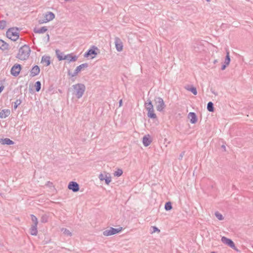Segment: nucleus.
I'll return each mask as SVG.
<instances>
[{"mask_svg":"<svg viewBox=\"0 0 253 253\" xmlns=\"http://www.w3.org/2000/svg\"><path fill=\"white\" fill-rule=\"evenodd\" d=\"M85 86L81 83L76 84L72 85V94L74 97L80 99L84 94L85 91Z\"/></svg>","mask_w":253,"mask_h":253,"instance_id":"f257e3e1","label":"nucleus"},{"mask_svg":"<svg viewBox=\"0 0 253 253\" xmlns=\"http://www.w3.org/2000/svg\"><path fill=\"white\" fill-rule=\"evenodd\" d=\"M30 52V47L24 45L19 48L16 57L21 60H25L28 58Z\"/></svg>","mask_w":253,"mask_h":253,"instance_id":"f03ea898","label":"nucleus"},{"mask_svg":"<svg viewBox=\"0 0 253 253\" xmlns=\"http://www.w3.org/2000/svg\"><path fill=\"white\" fill-rule=\"evenodd\" d=\"M6 36L12 41H16L19 38L18 29L14 28L9 29L6 32Z\"/></svg>","mask_w":253,"mask_h":253,"instance_id":"7ed1b4c3","label":"nucleus"},{"mask_svg":"<svg viewBox=\"0 0 253 253\" xmlns=\"http://www.w3.org/2000/svg\"><path fill=\"white\" fill-rule=\"evenodd\" d=\"M155 104L156 109L159 112H162L166 107V105L163 99L160 97L155 98Z\"/></svg>","mask_w":253,"mask_h":253,"instance_id":"20e7f679","label":"nucleus"},{"mask_svg":"<svg viewBox=\"0 0 253 253\" xmlns=\"http://www.w3.org/2000/svg\"><path fill=\"white\" fill-rule=\"evenodd\" d=\"M122 230V227H120L117 229L110 227V228L103 231V234L105 236H109L118 233L120 232Z\"/></svg>","mask_w":253,"mask_h":253,"instance_id":"39448f33","label":"nucleus"},{"mask_svg":"<svg viewBox=\"0 0 253 253\" xmlns=\"http://www.w3.org/2000/svg\"><path fill=\"white\" fill-rule=\"evenodd\" d=\"M55 18L54 14L52 12H47L44 14L43 19L40 20L39 22L41 24L45 23L52 20Z\"/></svg>","mask_w":253,"mask_h":253,"instance_id":"423d86ee","label":"nucleus"},{"mask_svg":"<svg viewBox=\"0 0 253 253\" xmlns=\"http://www.w3.org/2000/svg\"><path fill=\"white\" fill-rule=\"evenodd\" d=\"M98 49L97 47L95 46H92L90 49H89L87 52H85L84 54L85 57H91V58H93L95 55L97 54L96 52V50H98Z\"/></svg>","mask_w":253,"mask_h":253,"instance_id":"0eeeda50","label":"nucleus"},{"mask_svg":"<svg viewBox=\"0 0 253 253\" xmlns=\"http://www.w3.org/2000/svg\"><path fill=\"white\" fill-rule=\"evenodd\" d=\"M21 70V66L19 64L14 65L11 69V74L15 76H17Z\"/></svg>","mask_w":253,"mask_h":253,"instance_id":"6e6552de","label":"nucleus"},{"mask_svg":"<svg viewBox=\"0 0 253 253\" xmlns=\"http://www.w3.org/2000/svg\"><path fill=\"white\" fill-rule=\"evenodd\" d=\"M115 44L118 51H122L123 49V44L121 40L117 37L115 39Z\"/></svg>","mask_w":253,"mask_h":253,"instance_id":"1a4fd4ad","label":"nucleus"},{"mask_svg":"<svg viewBox=\"0 0 253 253\" xmlns=\"http://www.w3.org/2000/svg\"><path fill=\"white\" fill-rule=\"evenodd\" d=\"M221 241L222 243L229 246L231 248L233 249H235V246L234 242L230 239H228L225 237H222L221 238Z\"/></svg>","mask_w":253,"mask_h":253,"instance_id":"9d476101","label":"nucleus"},{"mask_svg":"<svg viewBox=\"0 0 253 253\" xmlns=\"http://www.w3.org/2000/svg\"><path fill=\"white\" fill-rule=\"evenodd\" d=\"M152 142V139L149 134L145 135L143 136L142 139V143L144 146L147 147L150 145Z\"/></svg>","mask_w":253,"mask_h":253,"instance_id":"9b49d317","label":"nucleus"},{"mask_svg":"<svg viewBox=\"0 0 253 253\" xmlns=\"http://www.w3.org/2000/svg\"><path fill=\"white\" fill-rule=\"evenodd\" d=\"M78 56L74 54V53H70L64 56L65 60H67L68 62H75L77 60Z\"/></svg>","mask_w":253,"mask_h":253,"instance_id":"f8f14e48","label":"nucleus"},{"mask_svg":"<svg viewBox=\"0 0 253 253\" xmlns=\"http://www.w3.org/2000/svg\"><path fill=\"white\" fill-rule=\"evenodd\" d=\"M68 187L70 190H72L73 192H77L79 190V184L76 182H70L69 183Z\"/></svg>","mask_w":253,"mask_h":253,"instance_id":"ddd939ff","label":"nucleus"},{"mask_svg":"<svg viewBox=\"0 0 253 253\" xmlns=\"http://www.w3.org/2000/svg\"><path fill=\"white\" fill-rule=\"evenodd\" d=\"M88 64L87 63L82 64L76 68L73 76L77 75L79 72H80L83 69L87 67Z\"/></svg>","mask_w":253,"mask_h":253,"instance_id":"4468645a","label":"nucleus"},{"mask_svg":"<svg viewBox=\"0 0 253 253\" xmlns=\"http://www.w3.org/2000/svg\"><path fill=\"white\" fill-rule=\"evenodd\" d=\"M40 72V69L37 65L34 66L31 70L30 74L32 77H35L38 75Z\"/></svg>","mask_w":253,"mask_h":253,"instance_id":"2eb2a0df","label":"nucleus"},{"mask_svg":"<svg viewBox=\"0 0 253 253\" xmlns=\"http://www.w3.org/2000/svg\"><path fill=\"white\" fill-rule=\"evenodd\" d=\"M188 118L190 120V122L192 124H195L197 122V118L195 113L190 112L188 114Z\"/></svg>","mask_w":253,"mask_h":253,"instance_id":"dca6fc26","label":"nucleus"},{"mask_svg":"<svg viewBox=\"0 0 253 253\" xmlns=\"http://www.w3.org/2000/svg\"><path fill=\"white\" fill-rule=\"evenodd\" d=\"M41 62L45 66L50 65V57L49 56H43L42 58Z\"/></svg>","mask_w":253,"mask_h":253,"instance_id":"f3484780","label":"nucleus"},{"mask_svg":"<svg viewBox=\"0 0 253 253\" xmlns=\"http://www.w3.org/2000/svg\"><path fill=\"white\" fill-rule=\"evenodd\" d=\"M10 111L8 109H3L0 112V118H5L10 114Z\"/></svg>","mask_w":253,"mask_h":253,"instance_id":"a211bd4d","label":"nucleus"},{"mask_svg":"<svg viewBox=\"0 0 253 253\" xmlns=\"http://www.w3.org/2000/svg\"><path fill=\"white\" fill-rule=\"evenodd\" d=\"M0 143L2 145H12L14 144V142L13 141L7 138L1 139Z\"/></svg>","mask_w":253,"mask_h":253,"instance_id":"6ab92c4d","label":"nucleus"},{"mask_svg":"<svg viewBox=\"0 0 253 253\" xmlns=\"http://www.w3.org/2000/svg\"><path fill=\"white\" fill-rule=\"evenodd\" d=\"M56 55L59 61L65 60L64 55L63 52H61L59 49L55 50Z\"/></svg>","mask_w":253,"mask_h":253,"instance_id":"aec40b11","label":"nucleus"},{"mask_svg":"<svg viewBox=\"0 0 253 253\" xmlns=\"http://www.w3.org/2000/svg\"><path fill=\"white\" fill-rule=\"evenodd\" d=\"M145 107L147 111H149L154 109L153 105L150 100H148L147 102L145 103Z\"/></svg>","mask_w":253,"mask_h":253,"instance_id":"412c9836","label":"nucleus"},{"mask_svg":"<svg viewBox=\"0 0 253 253\" xmlns=\"http://www.w3.org/2000/svg\"><path fill=\"white\" fill-rule=\"evenodd\" d=\"M47 30L46 27H42L40 28H36L34 29V32L38 34H43Z\"/></svg>","mask_w":253,"mask_h":253,"instance_id":"4be33fe9","label":"nucleus"},{"mask_svg":"<svg viewBox=\"0 0 253 253\" xmlns=\"http://www.w3.org/2000/svg\"><path fill=\"white\" fill-rule=\"evenodd\" d=\"M8 48V44L5 42L3 40H0V49L2 50L7 49Z\"/></svg>","mask_w":253,"mask_h":253,"instance_id":"5701e85b","label":"nucleus"},{"mask_svg":"<svg viewBox=\"0 0 253 253\" xmlns=\"http://www.w3.org/2000/svg\"><path fill=\"white\" fill-rule=\"evenodd\" d=\"M30 233L32 235H37L38 233L37 225H32L30 228Z\"/></svg>","mask_w":253,"mask_h":253,"instance_id":"b1692460","label":"nucleus"},{"mask_svg":"<svg viewBox=\"0 0 253 253\" xmlns=\"http://www.w3.org/2000/svg\"><path fill=\"white\" fill-rule=\"evenodd\" d=\"M185 88L186 90L191 91L193 94L195 95L197 94V91L196 87L192 86H186Z\"/></svg>","mask_w":253,"mask_h":253,"instance_id":"393cba45","label":"nucleus"},{"mask_svg":"<svg viewBox=\"0 0 253 253\" xmlns=\"http://www.w3.org/2000/svg\"><path fill=\"white\" fill-rule=\"evenodd\" d=\"M61 231L63 233V234L66 236L71 237L72 235V233L67 228H62L61 229Z\"/></svg>","mask_w":253,"mask_h":253,"instance_id":"a878e982","label":"nucleus"},{"mask_svg":"<svg viewBox=\"0 0 253 253\" xmlns=\"http://www.w3.org/2000/svg\"><path fill=\"white\" fill-rule=\"evenodd\" d=\"M148 111L147 116L149 118H151V119H156L157 118V116L154 113V109L151 110L149 111Z\"/></svg>","mask_w":253,"mask_h":253,"instance_id":"bb28decb","label":"nucleus"},{"mask_svg":"<svg viewBox=\"0 0 253 253\" xmlns=\"http://www.w3.org/2000/svg\"><path fill=\"white\" fill-rule=\"evenodd\" d=\"M230 62V58L229 56V52L228 51H226V56L225 59L224 64L226 65H229Z\"/></svg>","mask_w":253,"mask_h":253,"instance_id":"cd10ccee","label":"nucleus"},{"mask_svg":"<svg viewBox=\"0 0 253 253\" xmlns=\"http://www.w3.org/2000/svg\"><path fill=\"white\" fill-rule=\"evenodd\" d=\"M207 109L210 112H213L214 110L213 104L211 102H209L208 103Z\"/></svg>","mask_w":253,"mask_h":253,"instance_id":"c85d7f7f","label":"nucleus"},{"mask_svg":"<svg viewBox=\"0 0 253 253\" xmlns=\"http://www.w3.org/2000/svg\"><path fill=\"white\" fill-rule=\"evenodd\" d=\"M123 171L122 169H118L116 171H115L114 175L115 176L119 177L122 175Z\"/></svg>","mask_w":253,"mask_h":253,"instance_id":"c756f323","label":"nucleus"},{"mask_svg":"<svg viewBox=\"0 0 253 253\" xmlns=\"http://www.w3.org/2000/svg\"><path fill=\"white\" fill-rule=\"evenodd\" d=\"M105 181L106 184L109 185L111 181V177L110 175H108L107 174H105Z\"/></svg>","mask_w":253,"mask_h":253,"instance_id":"7c9ffc66","label":"nucleus"},{"mask_svg":"<svg viewBox=\"0 0 253 253\" xmlns=\"http://www.w3.org/2000/svg\"><path fill=\"white\" fill-rule=\"evenodd\" d=\"M6 26V22L4 20L0 21V30L4 29Z\"/></svg>","mask_w":253,"mask_h":253,"instance_id":"2f4dec72","label":"nucleus"},{"mask_svg":"<svg viewBox=\"0 0 253 253\" xmlns=\"http://www.w3.org/2000/svg\"><path fill=\"white\" fill-rule=\"evenodd\" d=\"M31 220H32V222L34 223L33 225H38V221L37 218L34 215H33V214H31Z\"/></svg>","mask_w":253,"mask_h":253,"instance_id":"473e14b6","label":"nucleus"},{"mask_svg":"<svg viewBox=\"0 0 253 253\" xmlns=\"http://www.w3.org/2000/svg\"><path fill=\"white\" fill-rule=\"evenodd\" d=\"M165 208L166 211L170 210L172 209V206L170 202H167L166 203Z\"/></svg>","mask_w":253,"mask_h":253,"instance_id":"72a5a7b5","label":"nucleus"},{"mask_svg":"<svg viewBox=\"0 0 253 253\" xmlns=\"http://www.w3.org/2000/svg\"><path fill=\"white\" fill-rule=\"evenodd\" d=\"M215 215L216 217V218L219 220H222L223 219V217L222 215L218 211H216L215 212Z\"/></svg>","mask_w":253,"mask_h":253,"instance_id":"f704fd0d","label":"nucleus"},{"mask_svg":"<svg viewBox=\"0 0 253 253\" xmlns=\"http://www.w3.org/2000/svg\"><path fill=\"white\" fill-rule=\"evenodd\" d=\"M41 84L40 82L38 81V82H36L35 86L36 90L37 91H40V90L41 89Z\"/></svg>","mask_w":253,"mask_h":253,"instance_id":"c9c22d12","label":"nucleus"},{"mask_svg":"<svg viewBox=\"0 0 253 253\" xmlns=\"http://www.w3.org/2000/svg\"><path fill=\"white\" fill-rule=\"evenodd\" d=\"M41 222L42 223L47 222L48 221V216L45 214L43 215L41 217Z\"/></svg>","mask_w":253,"mask_h":253,"instance_id":"e433bc0d","label":"nucleus"},{"mask_svg":"<svg viewBox=\"0 0 253 253\" xmlns=\"http://www.w3.org/2000/svg\"><path fill=\"white\" fill-rule=\"evenodd\" d=\"M21 103V101L20 100H17L15 102H14V109H16L18 106Z\"/></svg>","mask_w":253,"mask_h":253,"instance_id":"4c0bfd02","label":"nucleus"},{"mask_svg":"<svg viewBox=\"0 0 253 253\" xmlns=\"http://www.w3.org/2000/svg\"><path fill=\"white\" fill-rule=\"evenodd\" d=\"M98 177L101 181H103L105 179V175H104L103 173H100Z\"/></svg>","mask_w":253,"mask_h":253,"instance_id":"58836bf2","label":"nucleus"},{"mask_svg":"<svg viewBox=\"0 0 253 253\" xmlns=\"http://www.w3.org/2000/svg\"><path fill=\"white\" fill-rule=\"evenodd\" d=\"M153 227V232H156V231H158V232H159L160 231V230H159L157 227H155V226H153V227Z\"/></svg>","mask_w":253,"mask_h":253,"instance_id":"ea45409f","label":"nucleus"},{"mask_svg":"<svg viewBox=\"0 0 253 253\" xmlns=\"http://www.w3.org/2000/svg\"><path fill=\"white\" fill-rule=\"evenodd\" d=\"M227 66H228V65H226L225 64H224V65H223L221 67V70H225Z\"/></svg>","mask_w":253,"mask_h":253,"instance_id":"a19ab883","label":"nucleus"},{"mask_svg":"<svg viewBox=\"0 0 253 253\" xmlns=\"http://www.w3.org/2000/svg\"><path fill=\"white\" fill-rule=\"evenodd\" d=\"M207 182H209V183L211 184L212 185V186H213V182L210 180V179H207Z\"/></svg>","mask_w":253,"mask_h":253,"instance_id":"79ce46f5","label":"nucleus"},{"mask_svg":"<svg viewBox=\"0 0 253 253\" xmlns=\"http://www.w3.org/2000/svg\"><path fill=\"white\" fill-rule=\"evenodd\" d=\"M4 89V86H0V92H1Z\"/></svg>","mask_w":253,"mask_h":253,"instance_id":"37998d69","label":"nucleus"},{"mask_svg":"<svg viewBox=\"0 0 253 253\" xmlns=\"http://www.w3.org/2000/svg\"><path fill=\"white\" fill-rule=\"evenodd\" d=\"M122 102H123L122 100V99H121V100H120V101H119V106H120V107L122 106Z\"/></svg>","mask_w":253,"mask_h":253,"instance_id":"c03bdc74","label":"nucleus"},{"mask_svg":"<svg viewBox=\"0 0 253 253\" xmlns=\"http://www.w3.org/2000/svg\"><path fill=\"white\" fill-rule=\"evenodd\" d=\"M47 38H48V39H49V35H47Z\"/></svg>","mask_w":253,"mask_h":253,"instance_id":"a18cd8bd","label":"nucleus"},{"mask_svg":"<svg viewBox=\"0 0 253 253\" xmlns=\"http://www.w3.org/2000/svg\"><path fill=\"white\" fill-rule=\"evenodd\" d=\"M216 62H217V60H214V63H215Z\"/></svg>","mask_w":253,"mask_h":253,"instance_id":"49530a36","label":"nucleus"},{"mask_svg":"<svg viewBox=\"0 0 253 253\" xmlns=\"http://www.w3.org/2000/svg\"><path fill=\"white\" fill-rule=\"evenodd\" d=\"M207 1L209 2L211 0H206Z\"/></svg>","mask_w":253,"mask_h":253,"instance_id":"de8ad7c7","label":"nucleus"},{"mask_svg":"<svg viewBox=\"0 0 253 253\" xmlns=\"http://www.w3.org/2000/svg\"><path fill=\"white\" fill-rule=\"evenodd\" d=\"M225 147L224 146H222V148H225Z\"/></svg>","mask_w":253,"mask_h":253,"instance_id":"09e8293b","label":"nucleus"},{"mask_svg":"<svg viewBox=\"0 0 253 253\" xmlns=\"http://www.w3.org/2000/svg\"><path fill=\"white\" fill-rule=\"evenodd\" d=\"M211 253H215V252H211Z\"/></svg>","mask_w":253,"mask_h":253,"instance_id":"8fccbe9b","label":"nucleus"}]
</instances>
